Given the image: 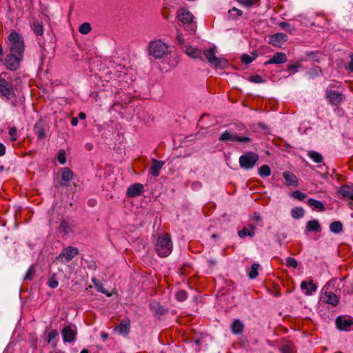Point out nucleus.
<instances>
[{
	"mask_svg": "<svg viewBox=\"0 0 353 353\" xmlns=\"http://www.w3.org/2000/svg\"><path fill=\"white\" fill-rule=\"evenodd\" d=\"M173 245L170 234L165 233L159 235L156 241V254L160 257L169 256L172 250Z\"/></svg>",
	"mask_w": 353,
	"mask_h": 353,
	"instance_id": "1",
	"label": "nucleus"
},
{
	"mask_svg": "<svg viewBox=\"0 0 353 353\" xmlns=\"http://www.w3.org/2000/svg\"><path fill=\"white\" fill-rule=\"evenodd\" d=\"M216 48L213 46L208 50H205L202 54L205 56L210 65L219 68H225L228 66V61L223 57H216Z\"/></svg>",
	"mask_w": 353,
	"mask_h": 353,
	"instance_id": "2",
	"label": "nucleus"
},
{
	"mask_svg": "<svg viewBox=\"0 0 353 353\" xmlns=\"http://www.w3.org/2000/svg\"><path fill=\"white\" fill-rule=\"evenodd\" d=\"M8 39L10 42V52L23 56L25 47L23 39L21 35L15 31H12L8 37Z\"/></svg>",
	"mask_w": 353,
	"mask_h": 353,
	"instance_id": "3",
	"label": "nucleus"
},
{
	"mask_svg": "<svg viewBox=\"0 0 353 353\" xmlns=\"http://www.w3.org/2000/svg\"><path fill=\"white\" fill-rule=\"evenodd\" d=\"M259 157L253 152H247L239 157V165L241 168L250 170L254 168Z\"/></svg>",
	"mask_w": 353,
	"mask_h": 353,
	"instance_id": "4",
	"label": "nucleus"
},
{
	"mask_svg": "<svg viewBox=\"0 0 353 353\" xmlns=\"http://www.w3.org/2000/svg\"><path fill=\"white\" fill-rule=\"evenodd\" d=\"M219 141L223 143L229 141L248 143L251 141V139L246 136L239 135L230 130H227L220 134Z\"/></svg>",
	"mask_w": 353,
	"mask_h": 353,
	"instance_id": "5",
	"label": "nucleus"
},
{
	"mask_svg": "<svg viewBox=\"0 0 353 353\" xmlns=\"http://www.w3.org/2000/svg\"><path fill=\"white\" fill-rule=\"evenodd\" d=\"M3 73L0 74V94L10 100L15 97L14 90L11 83L2 77Z\"/></svg>",
	"mask_w": 353,
	"mask_h": 353,
	"instance_id": "6",
	"label": "nucleus"
},
{
	"mask_svg": "<svg viewBox=\"0 0 353 353\" xmlns=\"http://www.w3.org/2000/svg\"><path fill=\"white\" fill-rule=\"evenodd\" d=\"M23 56H19L15 53L10 52L8 54L4 61L6 68L11 71L17 70L19 67Z\"/></svg>",
	"mask_w": 353,
	"mask_h": 353,
	"instance_id": "7",
	"label": "nucleus"
},
{
	"mask_svg": "<svg viewBox=\"0 0 353 353\" xmlns=\"http://www.w3.org/2000/svg\"><path fill=\"white\" fill-rule=\"evenodd\" d=\"M336 327L340 330H353V318L351 316H338L336 319Z\"/></svg>",
	"mask_w": 353,
	"mask_h": 353,
	"instance_id": "8",
	"label": "nucleus"
},
{
	"mask_svg": "<svg viewBox=\"0 0 353 353\" xmlns=\"http://www.w3.org/2000/svg\"><path fill=\"white\" fill-rule=\"evenodd\" d=\"M79 253V250L77 248L69 246L63 249L58 256V259L61 263H68L71 261L74 256Z\"/></svg>",
	"mask_w": 353,
	"mask_h": 353,
	"instance_id": "9",
	"label": "nucleus"
},
{
	"mask_svg": "<svg viewBox=\"0 0 353 353\" xmlns=\"http://www.w3.org/2000/svg\"><path fill=\"white\" fill-rule=\"evenodd\" d=\"M77 333V330L75 325H67L61 331L63 341L65 343H72L75 339Z\"/></svg>",
	"mask_w": 353,
	"mask_h": 353,
	"instance_id": "10",
	"label": "nucleus"
},
{
	"mask_svg": "<svg viewBox=\"0 0 353 353\" xmlns=\"http://www.w3.org/2000/svg\"><path fill=\"white\" fill-rule=\"evenodd\" d=\"M326 97L332 105H339L345 99V97L341 92L330 89L326 90Z\"/></svg>",
	"mask_w": 353,
	"mask_h": 353,
	"instance_id": "11",
	"label": "nucleus"
},
{
	"mask_svg": "<svg viewBox=\"0 0 353 353\" xmlns=\"http://www.w3.org/2000/svg\"><path fill=\"white\" fill-rule=\"evenodd\" d=\"M321 300L327 303L336 306L339 302V299L336 294L332 291H324L321 292Z\"/></svg>",
	"mask_w": 353,
	"mask_h": 353,
	"instance_id": "12",
	"label": "nucleus"
},
{
	"mask_svg": "<svg viewBox=\"0 0 353 353\" xmlns=\"http://www.w3.org/2000/svg\"><path fill=\"white\" fill-rule=\"evenodd\" d=\"M170 47L161 40H156V59L162 57L167 58L168 53L170 52Z\"/></svg>",
	"mask_w": 353,
	"mask_h": 353,
	"instance_id": "13",
	"label": "nucleus"
},
{
	"mask_svg": "<svg viewBox=\"0 0 353 353\" xmlns=\"http://www.w3.org/2000/svg\"><path fill=\"white\" fill-rule=\"evenodd\" d=\"M46 124L44 121L40 119L35 123L34 126V132L37 136L38 139L43 140L46 139Z\"/></svg>",
	"mask_w": 353,
	"mask_h": 353,
	"instance_id": "14",
	"label": "nucleus"
},
{
	"mask_svg": "<svg viewBox=\"0 0 353 353\" xmlns=\"http://www.w3.org/2000/svg\"><path fill=\"white\" fill-rule=\"evenodd\" d=\"M143 185L141 183H136L130 185L126 191L128 197H136L143 192Z\"/></svg>",
	"mask_w": 353,
	"mask_h": 353,
	"instance_id": "15",
	"label": "nucleus"
},
{
	"mask_svg": "<svg viewBox=\"0 0 353 353\" xmlns=\"http://www.w3.org/2000/svg\"><path fill=\"white\" fill-rule=\"evenodd\" d=\"M59 232L62 236H66L74 232V225L68 220H63L59 225Z\"/></svg>",
	"mask_w": 353,
	"mask_h": 353,
	"instance_id": "16",
	"label": "nucleus"
},
{
	"mask_svg": "<svg viewBox=\"0 0 353 353\" xmlns=\"http://www.w3.org/2000/svg\"><path fill=\"white\" fill-rule=\"evenodd\" d=\"M287 56L285 53L281 52H278L274 54L272 57L268 61L264 63L265 65H268L270 64H281L284 63L287 61Z\"/></svg>",
	"mask_w": 353,
	"mask_h": 353,
	"instance_id": "17",
	"label": "nucleus"
},
{
	"mask_svg": "<svg viewBox=\"0 0 353 353\" xmlns=\"http://www.w3.org/2000/svg\"><path fill=\"white\" fill-rule=\"evenodd\" d=\"M74 176L73 172L68 168H64L61 172V178L60 185L63 187H68L69 182L72 179Z\"/></svg>",
	"mask_w": 353,
	"mask_h": 353,
	"instance_id": "18",
	"label": "nucleus"
},
{
	"mask_svg": "<svg viewBox=\"0 0 353 353\" xmlns=\"http://www.w3.org/2000/svg\"><path fill=\"white\" fill-rule=\"evenodd\" d=\"M178 17L183 23H190L193 19L192 14L185 8H181L179 10Z\"/></svg>",
	"mask_w": 353,
	"mask_h": 353,
	"instance_id": "19",
	"label": "nucleus"
},
{
	"mask_svg": "<svg viewBox=\"0 0 353 353\" xmlns=\"http://www.w3.org/2000/svg\"><path fill=\"white\" fill-rule=\"evenodd\" d=\"M301 288L303 291H305V294L306 295L309 296L316 291L317 286L313 283L312 280H310V281L308 283L305 281H303L301 283Z\"/></svg>",
	"mask_w": 353,
	"mask_h": 353,
	"instance_id": "20",
	"label": "nucleus"
},
{
	"mask_svg": "<svg viewBox=\"0 0 353 353\" xmlns=\"http://www.w3.org/2000/svg\"><path fill=\"white\" fill-rule=\"evenodd\" d=\"M283 176L285 180V184L288 186L297 187L298 186V181L296 176L292 172L289 171H285L283 173Z\"/></svg>",
	"mask_w": 353,
	"mask_h": 353,
	"instance_id": "21",
	"label": "nucleus"
},
{
	"mask_svg": "<svg viewBox=\"0 0 353 353\" xmlns=\"http://www.w3.org/2000/svg\"><path fill=\"white\" fill-rule=\"evenodd\" d=\"M287 41V35L285 33H276L270 37V43L273 46L283 43Z\"/></svg>",
	"mask_w": 353,
	"mask_h": 353,
	"instance_id": "22",
	"label": "nucleus"
},
{
	"mask_svg": "<svg viewBox=\"0 0 353 353\" xmlns=\"http://www.w3.org/2000/svg\"><path fill=\"white\" fill-rule=\"evenodd\" d=\"M185 53L192 59H199L203 60L202 51L199 48H194L192 46H188L185 48Z\"/></svg>",
	"mask_w": 353,
	"mask_h": 353,
	"instance_id": "23",
	"label": "nucleus"
},
{
	"mask_svg": "<svg viewBox=\"0 0 353 353\" xmlns=\"http://www.w3.org/2000/svg\"><path fill=\"white\" fill-rule=\"evenodd\" d=\"M30 28L37 36H42L44 32L43 25L41 21L35 20L30 24Z\"/></svg>",
	"mask_w": 353,
	"mask_h": 353,
	"instance_id": "24",
	"label": "nucleus"
},
{
	"mask_svg": "<svg viewBox=\"0 0 353 353\" xmlns=\"http://www.w3.org/2000/svg\"><path fill=\"white\" fill-rule=\"evenodd\" d=\"M130 327V321L128 320H123L116 327L115 330L120 334H128Z\"/></svg>",
	"mask_w": 353,
	"mask_h": 353,
	"instance_id": "25",
	"label": "nucleus"
},
{
	"mask_svg": "<svg viewBox=\"0 0 353 353\" xmlns=\"http://www.w3.org/2000/svg\"><path fill=\"white\" fill-rule=\"evenodd\" d=\"M306 230L308 232H319L321 230V227L318 220L314 219L307 223Z\"/></svg>",
	"mask_w": 353,
	"mask_h": 353,
	"instance_id": "26",
	"label": "nucleus"
},
{
	"mask_svg": "<svg viewBox=\"0 0 353 353\" xmlns=\"http://www.w3.org/2000/svg\"><path fill=\"white\" fill-rule=\"evenodd\" d=\"M244 325L239 319H235L231 325V331L234 334H240L242 333Z\"/></svg>",
	"mask_w": 353,
	"mask_h": 353,
	"instance_id": "27",
	"label": "nucleus"
},
{
	"mask_svg": "<svg viewBox=\"0 0 353 353\" xmlns=\"http://www.w3.org/2000/svg\"><path fill=\"white\" fill-rule=\"evenodd\" d=\"M339 193L344 197L353 199V188L349 185L341 186L339 189Z\"/></svg>",
	"mask_w": 353,
	"mask_h": 353,
	"instance_id": "28",
	"label": "nucleus"
},
{
	"mask_svg": "<svg viewBox=\"0 0 353 353\" xmlns=\"http://www.w3.org/2000/svg\"><path fill=\"white\" fill-rule=\"evenodd\" d=\"M307 204L314 210L319 211H323L325 210L324 204L321 201L314 199H309L307 200Z\"/></svg>",
	"mask_w": 353,
	"mask_h": 353,
	"instance_id": "29",
	"label": "nucleus"
},
{
	"mask_svg": "<svg viewBox=\"0 0 353 353\" xmlns=\"http://www.w3.org/2000/svg\"><path fill=\"white\" fill-rule=\"evenodd\" d=\"M307 156L314 162L316 163H320L323 162V156L318 152L316 151H308L307 152Z\"/></svg>",
	"mask_w": 353,
	"mask_h": 353,
	"instance_id": "30",
	"label": "nucleus"
},
{
	"mask_svg": "<svg viewBox=\"0 0 353 353\" xmlns=\"http://www.w3.org/2000/svg\"><path fill=\"white\" fill-rule=\"evenodd\" d=\"M337 281V279H332L330 280L327 283L323 286L321 290L324 291H332L333 292H336L337 290L335 287V284Z\"/></svg>",
	"mask_w": 353,
	"mask_h": 353,
	"instance_id": "31",
	"label": "nucleus"
},
{
	"mask_svg": "<svg viewBox=\"0 0 353 353\" xmlns=\"http://www.w3.org/2000/svg\"><path fill=\"white\" fill-rule=\"evenodd\" d=\"M92 282L93 283V284L94 285L96 289L101 292L102 294H106L108 296H110V294L108 293L104 288V287L103 286V285L101 284V283L96 278L93 277L92 279Z\"/></svg>",
	"mask_w": 353,
	"mask_h": 353,
	"instance_id": "32",
	"label": "nucleus"
},
{
	"mask_svg": "<svg viewBox=\"0 0 353 353\" xmlns=\"http://www.w3.org/2000/svg\"><path fill=\"white\" fill-rule=\"evenodd\" d=\"M330 230L334 234H339L343 230V224L340 221H334L330 223Z\"/></svg>",
	"mask_w": 353,
	"mask_h": 353,
	"instance_id": "33",
	"label": "nucleus"
},
{
	"mask_svg": "<svg viewBox=\"0 0 353 353\" xmlns=\"http://www.w3.org/2000/svg\"><path fill=\"white\" fill-rule=\"evenodd\" d=\"M304 210L301 207H296L291 210V215L293 219H299L304 216Z\"/></svg>",
	"mask_w": 353,
	"mask_h": 353,
	"instance_id": "34",
	"label": "nucleus"
},
{
	"mask_svg": "<svg viewBox=\"0 0 353 353\" xmlns=\"http://www.w3.org/2000/svg\"><path fill=\"white\" fill-rule=\"evenodd\" d=\"M260 267L259 263H254L250 271L248 272V276L250 279H254L258 276V270Z\"/></svg>",
	"mask_w": 353,
	"mask_h": 353,
	"instance_id": "35",
	"label": "nucleus"
},
{
	"mask_svg": "<svg viewBox=\"0 0 353 353\" xmlns=\"http://www.w3.org/2000/svg\"><path fill=\"white\" fill-rule=\"evenodd\" d=\"M259 174L261 177H267L271 174L270 168L268 165H263L259 169Z\"/></svg>",
	"mask_w": 353,
	"mask_h": 353,
	"instance_id": "36",
	"label": "nucleus"
},
{
	"mask_svg": "<svg viewBox=\"0 0 353 353\" xmlns=\"http://www.w3.org/2000/svg\"><path fill=\"white\" fill-rule=\"evenodd\" d=\"M255 233L252 230H249L247 228H243L242 230L238 232V235L240 238H245V236L253 237Z\"/></svg>",
	"mask_w": 353,
	"mask_h": 353,
	"instance_id": "37",
	"label": "nucleus"
},
{
	"mask_svg": "<svg viewBox=\"0 0 353 353\" xmlns=\"http://www.w3.org/2000/svg\"><path fill=\"white\" fill-rule=\"evenodd\" d=\"M91 26L89 23H83L80 26L79 31L82 34H87L91 31Z\"/></svg>",
	"mask_w": 353,
	"mask_h": 353,
	"instance_id": "38",
	"label": "nucleus"
},
{
	"mask_svg": "<svg viewBox=\"0 0 353 353\" xmlns=\"http://www.w3.org/2000/svg\"><path fill=\"white\" fill-rule=\"evenodd\" d=\"M35 272H36V270H35L34 266V265H31L28 268V271H27V272H26V275L24 276V280H31V279H32L33 276L34 275Z\"/></svg>",
	"mask_w": 353,
	"mask_h": 353,
	"instance_id": "39",
	"label": "nucleus"
},
{
	"mask_svg": "<svg viewBox=\"0 0 353 353\" xmlns=\"http://www.w3.org/2000/svg\"><path fill=\"white\" fill-rule=\"evenodd\" d=\"M286 265L288 268H296L298 267V262L294 258L288 257L286 259Z\"/></svg>",
	"mask_w": 353,
	"mask_h": 353,
	"instance_id": "40",
	"label": "nucleus"
},
{
	"mask_svg": "<svg viewBox=\"0 0 353 353\" xmlns=\"http://www.w3.org/2000/svg\"><path fill=\"white\" fill-rule=\"evenodd\" d=\"M176 299L179 301H183L188 298V294L185 291L180 290L175 294Z\"/></svg>",
	"mask_w": 353,
	"mask_h": 353,
	"instance_id": "41",
	"label": "nucleus"
},
{
	"mask_svg": "<svg viewBox=\"0 0 353 353\" xmlns=\"http://www.w3.org/2000/svg\"><path fill=\"white\" fill-rule=\"evenodd\" d=\"M292 196L294 198V199H296L299 201H303V199H305L306 198V194L299 191V190H296V191H294L292 193Z\"/></svg>",
	"mask_w": 353,
	"mask_h": 353,
	"instance_id": "42",
	"label": "nucleus"
},
{
	"mask_svg": "<svg viewBox=\"0 0 353 353\" xmlns=\"http://www.w3.org/2000/svg\"><path fill=\"white\" fill-rule=\"evenodd\" d=\"M249 80L251 82L254 83H263L265 81L263 79V78L260 75H258V74L250 77Z\"/></svg>",
	"mask_w": 353,
	"mask_h": 353,
	"instance_id": "43",
	"label": "nucleus"
},
{
	"mask_svg": "<svg viewBox=\"0 0 353 353\" xmlns=\"http://www.w3.org/2000/svg\"><path fill=\"white\" fill-rule=\"evenodd\" d=\"M59 162L63 165L66 162V157H65V152L64 150L59 151L57 157Z\"/></svg>",
	"mask_w": 353,
	"mask_h": 353,
	"instance_id": "44",
	"label": "nucleus"
},
{
	"mask_svg": "<svg viewBox=\"0 0 353 353\" xmlns=\"http://www.w3.org/2000/svg\"><path fill=\"white\" fill-rule=\"evenodd\" d=\"M255 59V57H251L250 55L247 54H243L241 56V61L245 64H249L252 63Z\"/></svg>",
	"mask_w": 353,
	"mask_h": 353,
	"instance_id": "45",
	"label": "nucleus"
},
{
	"mask_svg": "<svg viewBox=\"0 0 353 353\" xmlns=\"http://www.w3.org/2000/svg\"><path fill=\"white\" fill-rule=\"evenodd\" d=\"M177 65V61L174 59H172L170 61V62L168 63V66H164L163 68L159 67V69L162 71H168L170 70L171 68H174Z\"/></svg>",
	"mask_w": 353,
	"mask_h": 353,
	"instance_id": "46",
	"label": "nucleus"
},
{
	"mask_svg": "<svg viewBox=\"0 0 353 353\" xmlns=\"http://www.w3.org/2000/svg\"><path fill=\"white\" fill-rule=\"evenodd\" d=\"M282 353H294V350L291 345H285L281 347Z\"/></svg>",
	"mask_w": 353,
	"mask_h": 353,
	"instance_id": "47",
	"label": "nucleus"
},
{
	"mask_svg": "<svg viewBox=\"0 0 353 353\" xmlns=\"http://www.w3.org/2000/svg\"><path fill=\"white\" fill-rule=\"evenodd\" d=\"M58 336V332L56 330H52L48 335V342L51 343L57 336Z\"/></svg>",
	"mask_w": 353,
	"mask_h": 353,
	"instance_id": "48",
	"label": "nucleus"
},
{
	"mask_svg": "<svg viewBox=\"0 0 353 353\" xmlns=\"http://www.w3.org/2000/svg\"><path fill=\"white\" fill-rule=\"evenodd\" d=\"M9 134L11 137V140L12 141L17 140V128L15 127H12L9 130Z\"/></svg>",
	"mask_w": 353,
	"mask_h": 353,
	"instance_id": "49",
	"label": "nucleus"
},
{
	"mask_svg": "<svg viewBox=\"0 0 353 353\" xmlns=\"http://www.w3.org/2000/svg\"><path fill=\"white\" fill-rule=\"evenodd\" d=\"M58 281L53 277H51L48 282V285L51 288H56L58 286Z\"/></svg>",
	"mask_w": 353,
	"mask_h": 353,
	"instance_id": "50",
	"label": "nucleus"
},
{
	"mask_svg": "<svg viewBox=\"0 0 353 353\" xmlns=\"http://www.w3.org/2000/svg\"><path fill=\"white\" fill-rule=\"evenodd\" d=\"M239 1L247 7H252L254 5L256 1L255 0H239Z\"/></svg>",
	"mask_w": 353,
	"mask_h": 353,
	"instance_id": "51",
	"label": "nucleus"
},
{
	"mask_svg": "<svg viewBox=\"0 0 353 353\" xmlns=\"http://www.w3.org/2000/svg\"><path fill=\"white\" fill-rule=\"evenodd\" d=\"M279 27L286 31H291V26L290 23H288L287 22H284V21L281 22L279 23Z\"/></svg>",
	"mask_w": 353,
	"mask_h": 353,
	"instance_id": "52",
	"label": "nucleus"
},
{
	"mask_svg": "<svg viewBox=\"0 0 353 353\" xmlns=\"http://www.w3.org/2000/svg\"><path fill=\"white\" fill-rule=\"evenodd\" d=\"M319 52H308L307 53V56L311 59H312L314 61H319V60L317 59H316V54H318Z\"/></svg>",
	"mask_w": 353,
	"mask_h": 353,
	"instance_id": "53",
	"label": "nucleus"
},
{
	"mask_svg": "<svg viewBox=\"0 0 353 353\" xmlns=\"http://www.w3.org/2000/svg\"><path fill=\"white\" fill-rule=\"evenodd\" d=\"M287 67H288V69L290 70H294L293 73H294V72H297L296 69L298 68L301 67V65L300 64H288Z\"/></svg>",
	"mask_w": 353,
	"mask_h": 353,
	"instance_id": "54",
	"label": "nucleus"
},
{
	"mask_svg": "<svg viewBox=\"0 0 353 353\" xmlns=\"http://www.w3.org/2000/svg\"><path fill=\"white\" fill-rule=\"evenodd\" d=\"M154 41H151L150 42V45H149V53L150 55L154 57Z\"/></svg>",
	"mask_w": 353,
	"mask_h": 353,
	"instance_id": "55",
	"label": "nucleus"
},
{
	"mask_svg": "<svg viewBox=\"0 0 353 353\" xmlns=\"http://www.w3.org/2000/svg\"><path fill=\"white\" fill-rule=\"evenodd\" d=\"M201 183L199 181H194L192 184V188L194 190H198L201 188Z\"/></svg>",
	"mask_w": 353,
	"mask_h": 353,
	"instance_id": "56",
	"label": "nucleus"
},
{
	"mask_svg": "<svg viewBox=\"0 0 353 353\" xmlns=\"http://www.w3.org/2000/svg\"><path fill=\"white\" fill-rule=\"evenodd\" d=\"M163 165V161H158L156 160V176L158 175V171L160 170Z\"/></svg>",
	"mask_w": 353,
	"mask_h": 353,
	"instance_id": "57",
	"label": "nucleus"
},
{
	"mask_svg": "<svg viewBox=\"0 0 353 353\" xmlns=\"http://www.w3.org/2000/svg\"><path fill=\"white\" fill-rule=\"evenodd\" d=\"M350 57L351 58V61L347 67V69L353 72V54H351Z\"/></svg>",
	"mask_w": 353,
	"mask_h": 353,
	"instance_id": "58",
	"label": "nucleus"
},
{
	"mask_svg": "<svg viewBox=\"0 0 353 353\" xmlns=\"http://www.w3.org/2000/svg\"><path fill=\"white\" fill-rule=\"evenodd\" d=\"M6 153V147L5 145L0 143V157H2Z\"/></svg>",
	"mask_w": 353,
	"mask_h": 353,
	"instance_id": "59",
	"label": "nucleus"
},
{
	"mask_svg": "<svg viewBox=\"0 0 353 353\" xmlns=\"http://www.w3.org/2000/svg\"><path fill=\"white\" fill-rule=\"evenodd\" d=\"M150 174L154 175V159H152V165L150 170Z\"/></svg>",
	"mask_w": 353,
	"mask_h": 353,
	"instance_id": "60",
	"label": "nucleus"
},
{
	"mask_svg": "<svg viewBox=\"0 0 353 353\" xmlns=\"http://www.w3.org/2000/svg\"><path fill=\"white\" fill-rule=\"evenodd\" d=\"M230 12H235L238 16H241L243 14V12L236 8H233L230 10Z\"/></svg>",
	"mask_w": 353,
	"mask_h": 353,
	"instance_id": "61",
	"label": "nucleus"
},
{
	"mask_svg": "<svg viewBox=\"0 0 353 353\" xmlns=\"http://www.w3.org/2000/svg\"><path fill=\"white\" fill-rule=\"evenodd\" d=\"M79 123V119L77 117H73L71 120V124L73 125V126H76Z\"/></svg>",
	"mask_w": 353,
	"mask_h": 353,
	"instance_id": "62",
	"label": "nucleus"
},
{
	"mask_svg": "<svg viewBox=\"0 0 353 353\" xmlns=\"http://www.w3.org/2000/svg\"><path fill=\"white\" fill-rule=\"evenodd\" d=\"M177 40H178L179 43H180V44H183V43H185V39H183V37L181 35H180V34H179V35L177 36Z\"/></svg>",
	"mask_w": 353,
	"mask_h": 353,
	"instance_id": "63",
	"label": "nucleus"
},
{
	"mask_svg": "<svg viewBox=\"0 0 353 353\" xmlns=\"http://www.w3.org/2000/svg\"><path fill=\"white\" fill-rule=\"evenodd\" d=\"M254 219L255 221L256 222H259V221H261L262 219L261 217V216L258 214H254Z\"/></svg>",
	"mask_w": 353,
	"mask_h": 353,
	"instance_id": "64",
	"label": "nucleus"
}]
</instances>
